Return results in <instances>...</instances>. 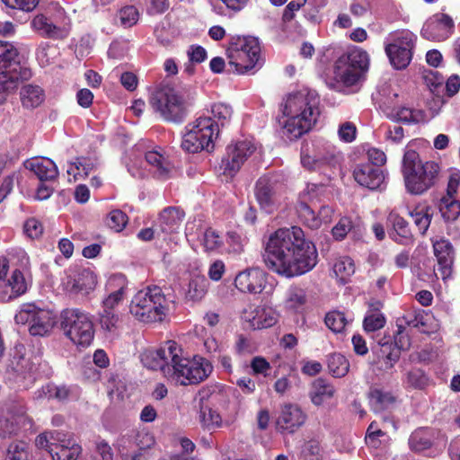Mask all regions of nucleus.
I'll use <instances>...</instances> for the list:
<instances>
[{
    "label": "nucleus",
    "instance_id": "f257e3e1",
    "mask_svg": "<svg viewBox=\"0 0 460 460\" xmlns=\"http://www.w3.org/2000/svg\"><path fill=\"white\" fill-rule=\"evenodd\" d=\"M317 256L314 244L305 238L303 230L293 226L278 229L270 235L264 261L270 270L289 279L313 270Z\"/></svg>",
    "mask_w": 460,
    "mask_h": 460
},
{
    "label": "nucleus",
    "instance_id": "f03ea898",
    "mask_svg": "<svg viewBox=\"0 0 460 460\" xmlns=\"http://www.w3.org/2000/svg\"><path fill=\"white\" fill-rule=\"evenodd\" d=\"M142 363L147 368L160 370L164 376L176 385L199 384L208 377L213 367L199 356L185 358L182 349L173 341H166L160 349L145 352Z\"/></svg>",
    "mask_w": 460,
    "mask_h": 460
},
{
    "label": "nucleus",
    "instance_id": "7ed1b4c3",
    "mask_svg": "<svg viewBox=\"0 0 460 460\" xmlns=\"http://www.w3.org/2000/svg\"><path fill=\"white\" fill-rule=\"evenodd\" d=\"M320 97L314 90L302 89L290 93L282 104L285 133L289 138H298L309 132L320 117Z\"/></svg>",
    "mask_w": 460,
    "mask_h": 460
},
{
    "label": "nucleus",
    "instance_id": "20e7f679",
    "mask_svg": "<svg viewBox=\"0 0 460 460\" xmlns=\"http://www.w3.org/2000/svg\"><path fill=\"white\" fill-rule=\"evenodd\" d=\"M172 304L173 301L166 297L160 287H147L134 295L129 314L144 323H161L168 315Z\"/></svg>",
    "mask_w": 460,
    "mask_h": 460
},
{
    "label": "nucleus",
    "instance_id": "39448f33",
    "mask_svg": "<svg viewBox=\"0 0 460 460\" xmlns=\"http://www.w3.org/2000/svg\"><path fill=\"white\" fill-rule=\"evenodd\" d=\"M438 170L437 163L422 162L417 152L408 150L404 153L402 175L405 188L409 193L421 195L426 192L434 185Z\"/></svg>",
    "mask_w": 460,
    "mask_h": 460
},
{
    "label": "nucleus",
    "instance_id": "423d86ee",
    "mask_svg": "<svg viewBox=\"0 0 460 460\" xmlns=\"http://www.w3.org/2000/svg\"><path fill=\"white\" fill-rule=\"evenodd\" d=\"M31 76V70L19 60L16 47L11 42L0 40V103L9 92L17 88L20 80H28Z\"/></svg>",
    "mask_w": 460,
    "mask_h": 460
},
{
    "label": "nucleus",
    "instance_id": "0eeeda50",
    "mask_svg": "<svg viewBox=\"0 0 460 460\" xmlns=\"http://www.w3.org/2000/svg\"><path fill=\"white\" fill-rule=\"evenodd\" d=\"M368 66L367 52L361 48L353 47L336 60L333 78L341 86H357L368 70Z\"/></svg>",
    "mask_w": 460,
    "mask_h": 460
},
{
    "label": "nucleus",
    "instance_id": "6e6552de",
    "mask_svg": "<svg viewBox=\"0 0 460 460\" xmlns=\"http://www.w3.org/2000/svg\"><path fill=\"white\" fill-rule=\"evenodd\" d=\"M149 104L164 119L181 121L186 113V100L183 93L167 84L158 85L150 94Z\"/></svg>",
    "mask_w": 460,
    "mask_h": 460
},
{
    "label": "nucleus",
    "instance_id": "1a4fd4ad",
    "mask_svg": "<svg viewBox=\"0 0 460 460\" xmlns=\"http://www.w3.org/2000/svg\"><path fill=\"white\" fill-rule=\"evenodd\" d=\"M226 54L228 65L234 72L247 74L260 64V42L254 37H233Z\"/></svg>",
    "mask_w": 460,
    "mask_h": 460
},
{
    "label": "nucleus",
    "instance_id": "9d476101",
    "mask_svg": "<svg viewBox=\"0 0 460 460\" xmlns=\"http://www.w3.org/2000/svg\"><path fill=\"white\" fill-rule=\"evenodd\" d=\"M60 325L65 335L77 347L91 345L94 338V325L90 313L80 308H66L60 315Z\"/></svg>",
    "mask_w": 460,
    "mask_h": 460
},
{
    "label": "nucleus",
    "instance_id": "9b49d317",
    "mask_svg": "<svg viewBox=\"0 0 460 460\" xmlns=\"http://www.w3.org/2000/svg\"><path fill=\"white\" fill-rule=\"evenodd\" d=\"M341 152L331 143L316 141L311 150L306 149L301 154V164L308 171L318 172L331 178L340 168Z\"/></svg>",
    "mask_w": 460,
    "mask_h": 460
},
{
    "label": "nucleus",
    "instance_id": "f8f14e48",
    "mask_svg": "<svg viewBox=\"0 0 460 460\" xmlns=\"http://www.w3.org/2000/svg\"><path fill=\"white\" fill-rule=\"evenodd\" d=\"M181 141V147L189 153H198L201 150L210 151L214 148V140L217 131L214 128L211 118L199 117L191 125Z\"/></svg>",
    "mask_w": 460,
    "mask_h": 460
},
{
    "label": "nucleus",
    "instance_id": "ddd939ff",
    "mask_svg": "<svg viewBox=\"0 0 460 460\" xmlns=\"http://www.w3.org/2000/svg\"><path fill=\"white\" fill-rule=\"evenodd\" d=\"M154 444L155 438L151 434L131 431L119 437L114 447L121 460H147L148 449Z\"/></svg>",
    "mask_w": 460,
    "mask_h": 460
},
{
    "label": "nucleus",
    "instance_id": "4468645a",
    "mask_svg": "<svg viewBox=\"0 0 460 460\" xmlns=\"http://www.w3.org/2000/svg\"><path fill=\"white\" fill-rule=\"evenodd\" d=\"M415 35L409 31L391 34L385 42V54L395 69H403L412 58Z\"/></svg>",
    "mask_w": 460,
    "mask_h": 460
},
{
    "label": "nucleus",
    "instance_id": "2eb2a0df",
    "mask_svg": "<svg viewBox=\"0 0 460 460\" xmlns=\"http://www.w3.org/2000/svg\"><path fill=\"white\" fill-rule=\"evenodd\" d=\"M17 324H29L33 336L49 334L54 327L55 318L51 312L38 308L34 304H24L14 316Z\"/></svg>",
    "mask_w": 460,
    "mask_h": 460
},
{
    "label": "nucleus",
    "instance_id": "dca6fc26",
    "mask_svg": "<svg viewBox=\"0 0 460 460\" xmlns=\"http://www.w3.org/2000/svg\"><path fill=\"white\" fill-rule=\"evenodd\" d=\"M284 185L279 175H263L258 179L254 194L260 208L268 214L278 209L280 205Z\"/></svg>",
    "mask_w": 460,
    "mask_h": 460
},
{
    "label": "nucleus",
    "instance_id": "f3484780",
    "mask_svg": "<svg viewBox=\"0 0 460 460\" xmlns=\"http://www.w3.org/2000/svg\"><path fill=\"white\" fill-rule=\"evenodd\" d=\"M27 427H31V420L22 403L11 402L0 405V437L14 435Z\"/></svg>",
    "mask_w": 460,
    "mask_h": 460
},
{
    "label": "nucleus",
    "instance_id": "a211bd4d",
    "mask_svg": "<svg viewBox=\"0 0 460 460\" xmlns=\"http://www.w3.org/2000/svg\"><path fill=\"white\" fill-rule=\"evenodd\" d=\"M398 93L389 92L380 100V109L389 119L406 124L420 123L425 121V114L421 110L411 109L400 105L396 99Z\"/></svg>",
    "mask_w": 460,
    "mask_h": 460
},
{
    "label": "nucleus",
    "instance_id": "6ab92c4d",
    "mask_svg": "<svg viewBox=\"0 0 460 460\" xmlns=\"http://www.w3.org/2000/svg\"><path fill=\"white\" fill-rule=\"evenodd\" d=\"M306 420V413L298 404L283 403L276 417V430L282 435H292L305 425Z\"/></svg>",
    "mask_w": 460,
    "mask_h": 460
},
{
    "label": "nucleus",
    "instance_id": "aec40b11",
    "mask_svg": "<svg viewBox=\"0 0 460 460\" xmlns=\"http://www.w3.org/2000/svg\"><path fill=\"white\" fill-rule=\"evenodd\" d=\"M255 149L253 142L248 139L240 140L228 146L226 155L222 160L224 174L229 177L235 175Z\"/></svg>",
    "mask_w": 460,
    "mask_h": 460
},
{
    "label": "nucleus",
    "instance_id": "412c9836",
    "mask_svg": "<svg viewBox=\"0 0 460 460\" xmlns=\"http://www.w3.org/2000/svg\"><path fill=\"white\" fill-rule=\"evenodd\" d=\"M184 212L179 208L169 207L164 208L159 215L155 224L156 237L166 240L180 229L184 218Z\"/></svg>",
    "mask_w": 460,
    "mask_h": 460
},
{
    "label": "nucleus",
    "instance_id": "4be33fe9",
    "mask_svg": "<svg viewBox=\"0 0 460 460\" xmlns=\"http://www.w3.org/2000/svg\"><path fill=\"white\" fill-rule=\"evenodd\" d=\"M97 285V277L89 269H84L74 275H68L63 281L66 291L70 294L87 296Z\"/></svg>",
    "mask_w": 460,
    "mask_h": 460
},
{
    "label": "nucleus",
    "instance_id": "5701e85b",
    "mask_svg": "<svg viewBox=\"0 0 460 460\" xmlns=\"http://www.w3.org/2000/svg\"><path fill=\"white\" fill-rule=\"evenodd\" d=\"M266 273L259 268H248L240 271L234 279L235 288L249 294H260L265 288Z\"/></svg>",
    "mask_w": 460,
    "mask_h": 460
},
{
    "label": "nucleus",
    "instance_id": "b1692460",
    "mask_svg": "<svg viewBox=\"0 0 460 460\" xmlns=\"http://www.w3.org/2000/svg\"><path fill=\"white\" fill-rule=\"evenodd\" d=\"M453 29L452 19L444 13L430 17L421 29V35L429 40L442 41L449 37Z\"/></svg>",
    "mask_w": 460,
    "mask_h": 460
},
{
    "label": "nucleus",
    "instance_id": "393cba45",
    "mask_svg": "<svg viewBox=\"0 0 460 460\" xmlns=\"http://www.w3.org/2000/svg\"><path fill=\"white\" fill-rule=\"evenodd\" d=\"M242 320L253 330L273 326L278 321L276 312L270 307L249 306L242 313Z\"/></svg>",
    "mask_w": 460,
    "mask_h": 460
},
{
    "label": "nucleus",
    "instance_id": "a878e982",
    "mask_svg": "<svg viewBox=\"0 0 460 460\" xmlns=\"http://www.w3.org/2000/svg\"><path fill=\"white\" fill-rule=\"evenodd\" d=\"M355 181L369 190H379L385 183V173L382 169L370 164H360L353 170Z\"/></svg>",
    "mask_w": 460,
    "mask_h": 460
},
{
    "label": "nucleus",
    "instance_id": "bb28decb",
    "mask_svg": "<svg viewBox=\"0 0 460 460\" xmlns=\"http://www.w3.org/2000/svg\"><path fill=\"white\" fill-rule=\"evenodd\" d=\"M433 250L438 261V271L442 279L447 280L451 276L454 263L455 251L453 245L448 240L440 238L433 242Z\"/></svg>",
    "mask_w": 460,
    "mask_h": 460
},
{
    "label": "nucleus",
    "instance_id": "cd10ccee",
    "mask_svg": "<svg viewBox=\"0 0 460 460\" xmlns=\"http://www.w3.org/2000/svg\"><path fill=\"white\" fill-rule=\"evenodd\" d=\"M146 160L151 166L153 174L160 180H167L174 172V167L168 155L161 148L157 147L146 153Z\"/></svg>",
    "mask_w": 460,
    "mask_h": 460
},
{
    "label": "nucleus",
    "instance_id": "c85d7f7f",
    "mask_svg": "<svg viewBox=\"0 0 460 460\" xmlns=\"http://www.w3.org/2000/svg\"><path fill=\"white\" fill-rule=\"evenodd\" d=\"M26 169L33 172L41 181H52L58 176V169L56 164L47 157H34L25 162Z\"/></svg>",
    "mask_w": 460,
    "mask_h": 460
},
{
    "label": "nucleus",
    "instance_id": "c756f323",
    "mask_svg": "<svg viewBox=\"0 0 460 460\" xmlns=\"http://www.w3.org/2000/svg\"><path fill=\"white\" fill-rule=\"evenodd\" d=\"M1 288L0 299L7 302L23 295L28 289V283L23 274L19 270H15L11 277L4 281Z\"/></svg>",
    "mask_w": 460,
    "mask_h": 460
},
{
    "label": "nucleus",
    "instance_id": "7c9ffc66",
    "mask_svg": "<svg viewBox=\"0 0 460 460\" xmlns=\"http://www.w3.org/2000/svg\"><path fill=\"white\" fill-rule=\"evenodd\" d=\"M82 453V447L70 436L62 433L58 443L53 447V460H77Z\"/></svg>",
    "mask_w": 460,
    "mask_h": 460
},
{
    "label": "nucleus",
    "instance_id": "2f4dec72",
    "mask_svg": "<svg viewBox=\"0 0 460 460\" xmlns=\"http://www.w3.org/2000/svg\"><path fill=\"white\" fill-rule=\"evenodd\" d=\"M306 303L307 295L303 288L292 285L287 289L283 300V306L287 311L297 314L303 310Z\"/></svg>",
    "mask_w": 460,
    "mask_h": 460
},
{
    "label": "nucleus",
    "instance_id": "473e14b6",
    "mask_svg": "<svg viewBox=\"0 0 460 460\" xmlns=\"http://www.w3.org/2000/svg\"><path fill=\"white\" fill-rule=\"evenodd\" d=\"M438 432L429 429H418L409 438V447L412 451L422 452L435 445Z\"/></svg>",
    "mask_w": 460,
    "mask_h": 460
},
{
    "label": "nucleus",
    "instance_id": "72a5a7b5",
    "mask_svg": "<svg viewBox=\"0 0 460 460\" xmlns=\"http://www.w3.org/2000/svg\"><path fill=\"white\" fill-rule=\"evenodd\" d=\"M388 221L392 224L394 231L391 233L392 238L398 243H407L411 240V232L408 222L395 212H391L388 216Z\"/></svg>",
    "mask_w": 460,
    "mask_h": 460
},
{
    "label": "nucleus",
    "instance_id": "f704fd0d",
    "mask_svg": "<svg viewBox=\"0 0 460 460\" xmlns=\"http://www.w3.org/2000/svg\"><path fill=\"white\" fill-rule=\"evenodd\" d=\"M96 161L93 158L77 157L69 163L66 172L75 181L87 177L96 168Z\"/></svg>",
    "mask_w": 460,
    "mask_h": 460
},
{
    "label": "nucleus",
    "instance_id": "c9c22d12",
    "mask_svg": "<svg viewBox=\"0 0 460 460\" xmlns=\"http://www.w3.org/2000/svg\"><path fill=\"white\" fill-rule=\"evenodd\" d=\"M335 394L334 387L322 378L316 379L310 391L311 402L315 406H321L333 397Z\"/></svg>",
    "mask_w": 460,
    "mask_h": 460
},
{
    "label": "nucleus",
    "instance_id": "e433bc0d",
    "mask_svg": "<svg viewBox=\"0 0 460 460\" xmlns=\"http://www.w3.org/2000/svg\"><path fill=\"white\" fill-rule=\"evenodd\" d=\"M21 102L23 107L33 109L40 106L45 100V93L39 85L26 84L20 92Z\"/></svg>",
    "mask_w": 460,
    "mask_h": 460
},
{
    "label": "nucleus",
    "instance_id": "4c0bfd02",
    "mask_svg": "<svg viewBox=\"0 0 460 460\" xmlns=\"http://www.w3.org/2000/svg\"><path fill=\"white\" fill-rule=\"evenodd\" d=\"M211 120L214 123V128L219 134V128H225L229 125L233 117V108L225 102H217L212 104L210 109Z\"/></svg>",
    "mask_w": 460,
    "mask_h": 460
},
{
    "label": "nucleus",
    "instance_id": "58836bf2",
    "mask_svg": "<svg viewBox=\"0 0 460 460\" xmlns=\"http://www.w3.org/2000/svg\"><path fill=\"white\" fill-rule=\"evenodd\" d=\"M31 27L41 35L50 38H62L66 35L65 29L53 24L43 14L36 15L31 21Z\"/></svg>",
    "mask_w": 460,
    "mask_h": 460
},
{
    "label": "nucleus",
    "instance_id": "ea45409f",
    "mask_svg": "<svg viewBox=\"0 0 460 460\" xmlns=\"http://www.w3.org/2000/svg\"><path fill=\"white\" fill-rule=\"evenodd\" d=\"M409 215L413 219L420 233L424 234L430 226L433 208L427 204H419L409 212Z\"/></svg>",
    "mask_w": 460,
    "mask_h": 460
},
{
    "label": "nucleus",
    "instance_id": "a19ab883",
    "mask_svg": "<svg viewBox=\"0 0 460 460\" xmlns=\"http://www.w3.org/2000/svg\"><path fill=\"white\" fill-rule=\"evenodd\" d=\"M396 402V397L388 391L373 389L369 393V403L372 410L380 412L391 408Z\"/></svg>",
    "mask_w": 460,
    "mask_h": 460
},
{
    "label": "nucleus",
    "instance_id": "79ce46f5",
    "mask_svg": "<svg viewBox=\"0 0 460 460\" xmlns=\"http://www.w3.org/2000/svg\"><path fill=\"white\" fill-rule=\"evenodd\" d=\"M438 210L445 221H455L460 216V201L456 197L444 195L439 200Z\"/></svg>",
    "mask_w": 460,
    "mask_h": 460
},
{
    "label": "nucleus",
    "instance_id": "37998d69",
    "mask_svg": "<svg viewBox=\"0 0 460 460\" xmlns=\"http://www.w3.org/2000/svg\"><path fill=\"white\" fill-rule=\"evenodd\" d=\"M332 271L341 283H345L355 272L353 260L349 256L337 258L333 264Z\"/></svg>",
    "mask_w": 460,
    "mask_h": 460
},
{
    "label": "nucleus",
    "instance_id": "c03bdc74",
    "mask_svg": "<svg viewBox=\"0 0 460 460\" xmlns=\"http://www.w3.org/2000/svg\"><path fill=\"white\" fill-rule=\"evenodd\" d=\"M98 323L102 332L114 334L119 329L120 316L117 312L101 309L98 313Z\"/></svg>",
    "mask_w": 460,
    "mask_h": 460
},
{
    "label": "nucleus",
    "instance_id": "a18cd8bd",
    "mask_svg": "<svg viewBox=\"0 0 460 460\" xmlns=\"http://www.w3.org/2000/svg\"><path fill=\"white\" fill-rule=\"evenodd\" d=\"M208 287V281L204 276H194L189 282L186 297L192 301L201 300Z\"/></svg>",
    "mask_w": 460,
    "mask_h": 460
},
{
    "label": "nucleus",
    "instance_id": "49530a36",
    "mask_svg": "<svg viewBox=\"0 0 460 460\" xmlns=\"http://www.w3.org/2000/svg\"><path fill=\"white\" fill-rule=\"evenodd\" d=\"M128 280L121 273L111 274L107 278L105 291L107 294H118L127 296Z\"/></svg>",
    "mask_w": 460,
    "mask_h": 460
},
{
    "label": "nucleus",
    "instance_id": "de8ad7c7",
    "mask_svg": "<svg viewBox=\"0 0 460 460\" xmlns=\"http://www.w3.org/2000/svg\"><path fill=\"white\" fill-rule=\"evenodd\" d=\"M328 368L334 377H342L349 369L348 359L340 353H333L328 358Z\"/></svg>",
    "mask_w": 460,
    "mask_h": 460
},
{
    "label": "nucleus",
    "instance_id": "09e8293b",
    "mask_svg": "<svg viewBox=\"0 0 460 460\" xmlns=\"http://www.w3.org/2000/svg\"><path fill=\"white\" fill-rule=\"evenodd\" d=\"M200 243L206 252H217L224 244V237L216 230L208 228L202 234Z\"/></svg>",
    "mask_w": 460,
    "mask_h": 460
},
{
    "label": "nucleus",
    "instance_id": "8fccbe9b",
    "mask_svg": "<svg viewBox=\"0 0 460 460\" xmlns=\"http://www.w3.org/2000/svg\"><path fill=\"white\" fill-rule=\"evenodd\" d=\"M59 438H62V432L57 430L45 431L36 437L35 445L38 448L45 449L51 455Z\"/></svg>",
    "mask_w": 460,
    "mask_h": 460
},
{
    "label": "nucleus",
    "instance_id": "3c124183",
    "mask_svg": "<svg viewBox=\"0 0 460 460\" xmlns=\"http://www.w3.org/2000/svg\"><path fill=\"white\" fill-rule=\"evenodd\" d=\"M351 320L343 312L332 311L325 316V324L333 332H341Z\"/></svg>",
    "mask_w": 460,
    "mask_h": 460
},
{
    "label": "nucleus",
    "instance_id": "603ef678",
    "mask_svg": "<svg viewBox=\"0 0 460 460\" xmlns=\"http://www.w3.org/2000/svg\"><path fill=\"white\" fill-rule=\"evenodd\" d=\"M199 421L208 429H215L222 426V418L217 411L202 408L199 412Z\"/></svg>",
    "mask_w": 460,
    "mask_h": 460
},
{
    "label": "nucleus",
    "instance_id": "864d4df0",
    "mask_svg": "<svg viewBox=\"0 0 460 460\" xmlns=\"http://www.w3.org/2000/svg\"><path fill=\"white\" fill-rule=\"evenodd\" d=\"M69 390L66 386H55L53 385H47L42 386L37 393V398H56L59 401L68 398Z\"/></svg>",
    "mask_w": 460,
    "mask_h": 460
},
{
    "label": "nucleus",
    "instance_id": "5fc2aeb1",
    "mask_svg": "<svg viewBox=\"0 0 460 460\" xmlns=\"http://www.w3.org/2000/svg\"><path fill=\"white\" fill-rule=\"evenodd\" d=\"M4 460H29L28 445L15 441L9 445Z\"/></svg>",
    "mask_w": 460,
    "mask_h": 460
},
{
    "label": "nucleus",
    "instance_id": "6e6d98bb",
    "mask_svg": "<svg viewBox=\"0 0 460 460\" xmlns=\"http://www.w3.org/2000/svg\"><path fill=\"white\" fill-rule=\"evenodd\" d=\"M118 17L121 26L129 28L137 22L139 13L135 6L128 5L119 10Z\"/></svg>",
    "mask_w": 460,
    "mask_h": 460
},
{
    "label": "nucleus",
    "instance_id": "4d7b16f0",
    "mask_svg": "<svg viewBox=\"0 0 460 460\" xmlns=\"http://www.w3.org/2000/svg\"><path fill=\"white\" fill-rule=\"evenodd\" d=\"M385 318L379 312H371L365 316L363 326L366 332H375L385 326Z\"/></svg>",
    "mask_w": 460,
    "mask_h": 460
},
{
    "label": "nucleus",
    "instance_id": "13d9d810",
    "mask_svg": "<svg viewBox=\"0 0 460 460\" xmlns=\"http://www.w3.org/2000/svg\"><path fill=\"white\" fill-rule=\"evenodd\" d=\"M299 217L304 223L310 228L315 229L320 227L321 219L318 218L314 211L305 202H302L299 208Z\"/></svg>",
    "mask_w": 460,
    "mask_h": 460
},
{
    "label": "nucleus",
    "instance_id": "bf43d9fd",
    "mask_svg": "<svg viewBox=\"0 0 460 460\" xmlns=\"http://www.w3.org/2000/svg\"><path fill=\"white\" fill-rule=\"evenodd\" d=\"M127 220V215L121 210L116 209L109 214L107 224L111 229L119 232L125 227Z\"/></svg>",
    "mask_w": 460,
    "mask_h": 460
},
{
    "label": "nucleus",
    "instance_id": "052dcab7",
    "mask_svg": "<svg viewBox=\"0 0 460 460\" xmlns=\"http://www.w3.org/2000/svg\"><path fill=\"white\" fill-rule=\"evenodd\" d=\"M406 382L411 387L421 389L427 385V377L422 370L415 368L406 374Z\"/></svg>",
    "mask_w": 460,
    "mask_h": 460
},
{
    "label": "nucleus",
    "instance_id": "680f3d73",
    "mask_svg": "<svg viewBox=\"0 0 460 460\" xmlns=\"http://www.w3.org/2000/svg\"><path fill=\"white\" fill-rule=\"evenodd\" d=\"M25 234L31 239L39 238L43 233L42 224L36 218H29L23 226Z\"/></svg>",
    "mask_w": 460,
    "mask_h": 460
},
{
    "label": "nucleus",
    "instance_id": "e2e57ef3",
    "mask_svg": "<svg viewBox=\"0 0 460 460\" xmlns=\"http://www.w3.org/2000/svg\"><path fill=\"white\" fill-rule=\"evenodd\" d=\"M352 228V221L349 217H342L332 228V235L336 240H342Z\"/></svg>",
    "mask_w": 460,
    "mask_h": 460
},
{
    "label": "nucleus",
    "instance_id": "0e129e2a",
    "mask_svg": "<svg viewBox=\"0 0 460 460\" xmlns=\"http://www.w3.org/2000/svg\"><path fill=\"white\" fill-rule=\"evenodd\" d=\"M90 460H113L111 446L105 441L97 443L96 451L91 456Z\"/></svg>",
    "mask_w": 460,
    "mask_h": 460
},
{
    "label": "nucleus",
    "instance_id": "69168bd1",
    "mask_svg": "<svg viewBox=\"0 0 460 460\" xmlns=\"http://www.w3.org/2000/svg\"><path fill=\"white\" fill-rule=\"evenodd\" d=\"M356 127L351 122L342 123L338 129L339 138L345 143L352 142L356 137Z\"/></svg>",
    "mask_w": 460,
    "mask_h": 460
},
{
    "label": "nucleus",
    "instance_id": "338daca9",
    "mask_svg": "<svg viewBox=\"0 0 460 460\" xmlns=\"http://www.w3.org/2000/svg\"><path fill=\"white\" fill-rule=\"evenodd\" d=\"M423 79L427 86L430 89V91L434 92L438 90V88L442 87L444 83V77L439 75L438 72L434 71H426L423 75Z\"/></svg>",
    "mask_w": 460,
    "mask_h": 460
},
{
    "label": "nucleus",
    "instance_id": "774afa93",
    "mask_svg": "<svg viewBox=\"0 0 460 460\" xmlns=\"http://www.w3.org/2000/svg\"><path fill=\"white\" fill-rule=\"evenodd\" d=\"M251 367L253 375H263L266 376L270 370V364L263 357H254L251 361Z\"/></svg>",
    "mask_w": 460,
    "mask_h": 460
}]
</instances>
